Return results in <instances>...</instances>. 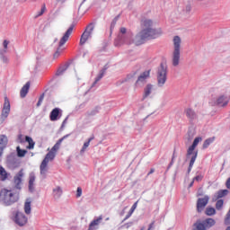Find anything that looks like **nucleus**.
Segmentation results:
<instances>
[{"mask_svg":"<svg viewBox=\"0 0 230 230\" xmlns=\"http://www.w3.org/2000/svg\"><path fill=\"white\" fill-rule=\"evenodd\" d=\"M209 202V196H205L204 198H199L197 201V209L198 212L200 213L202 209L208 206V203Z\"/></svg>","mask_w":230,"mask_h":230,"instance_id":"f8f14e48","label":"nucleus"},{"mask_svg":"<svg viewBox=\"0 0 230 230\" xmlns=\"http://www.w3.org/2000/svg\"><path fill=\"white\" fill-rule=\"evenodd\" d=\"M137 202H138V201L135 202V203L132 205L130 210H129L128 213L126 215L124 220H128V218H130V217H132V215L134 214V211H136V209H137Z\"/></svg>","mask_w":230,"mask_h":230,"instance_id":"393cba45","label":"nucleus"},{"mask_svg":"<svg viewBox=\"0 0 230 230\" xmlns=\"http://www.w3.org/2000/svg\"><path fill=\"white\" fill-rule=\"evenodd\" d=\"M215 143V137H209V138H207L204 143H203V146H202V148L204 150H206V148H208L209 146V145Z\"/></svg>","mask_w":230,"mask_h":230,"instance_id":"c85d7f7f","label":"nucleus"},{"mask_svg":"<svg viewBox=\"0 0 230 230\" xmlns=\"http://www.w3.org/2000/svg\"><path fill=\"white\" fill-rule=\"evenodd\" d=\"M229 194V190H220L216 193V199H223V197H226V195Z\"/></svg>","mask_w":230,"mask_h":230,"instance_id":"a878e982","label":"nucleus"},{"mask_svg":"<svg viewBox=\"0 0 230 230\" xmlns=\"http://www.w3.org/2000/svg\"><path fill=\"white\" fill-rule=\"evenodd\" d=\"M61 55H62V49H60V48H58L53 55L54 60H57V58H58Z\"/></svg>","mask_w":230,"mask_h":230,"instance_id":"c9c22d12","label":"nucleus"},{"mask_svg":"<svg viewBox=\"0 0 230 230\" xmlns=\"http://www.w3.org/2000/svg\"><path fill=\"white\" fill-rule=\"evenodd\" d=\"M46 12V4H43L40 11L38 13V17H40V15H43Z\"/></svg>","mask_w":230,"mask_h":230,"instance_id":"ea45409f","label":"nucleus"},{"mask_svg":"<svg viewBox=\"0 0 230 230\" xmlns=\"http://www.w3.org/2000/svg\"><path fill=\"white\" fill-rule=\"evenodd\" d=\"M22 1H26V0H22Z\"/></svg>","mask_w":230,"mask_h":230,"instance_id":"6e6d98bb","label":"nucleus"},{"mask_svg":"<svg viewBox=\"0 0 230 230\" xmlns=\"http://www.w3.org/2000/svg\"><path fill=\"white\" fill-rule=\"evenodd\" d=\"M173 51H172V66L177 67L181 62V37L175 36L173 38Z\"/></svg>","mask_w":230,"mask_h":230,"instance_id":"39448f33","label":"nucleus"},{"mask_svg":"<svg viewBox=\"0 0 230 230\" xmlns=\"http://www.w3.org/2000/svg\"><path fill=\"white\" fill-rule=\"evenodd\" d=\"M93 139H94V137H92L88 139L87 142H85L81 149V152H85V150H87V148H89V145H91V142L93 141Z\"/></svg>","mask_w":230,"mask_h":230,"instance_id":"72a5a7b5","label":"nucleus"},{"mask_svg":"<svg viewBox=\"0 0 230 230\" xmlns=\"http://www.w3.org/2000/svg\"><path fill=\"white\" fill-rule=\"evenodd\" d=\"M103 220V217L100 216L97 219L93 220L90 225L88 230H96L100 226V222Z\"/></svg>","mask_w":230,"mask_h":230,"instance_id":"dca6fc26","label":"nucleus"},{"mask_svg":"<svg viewBox=\"0 0 230 230\" xmlns=\"http://www.w3.org/2000/svg\"><path fill=\"white\" fill-rule=\"evenodd\" d=\"M58 116H60V109L55 108L50 112V115H49L50 121H57V119H58Z\"/></svg>","mask_w":230,"mask_h":230,"instance_id":"a211bd4d","label":"nucleus"},{"mask_svg":"<svg viewBox=\"0 0 230 230\" xmlns=\"http://www.w3.org/2000/svg\"><path fill=\"white\" fill-rule=\"evenodd\" d=\"M42 102H44V93H42L40 96L39 101L37 102V107H40L42 105Z\"/></svg>","mask_w":230,"mask_h":230,"instance_id":"58836bf2","label":"nucleus"},{"mask_svg":"<svg viewBox=\"0 0 230 230\" xmlns=\"http://www.w3.org/2000/svg\"><path fill=\"white\" fill-rule=\"evenodd\" d=\"M194 181L192 180V181L190 183V185H189V188H191V186H193V184H194Z\"/></svg>","mask_w":230,"mask_h":230,"instance_id":"8fccbe9b","label":"nucleus"},{"mask_svg":"<svg viewBox=\"0 0 230 230\" xmlns=\"http://www.w3.org/2000/svg\"><path fill=\"white\" fill-rule=\"evenodd\" d=\"M69 135L64 136L62 138H60L51 148V150L46 155L45 158L41 162V164L40 166V173L41 175H44L46 177V173L48 172V164L49 161H53L55 159V155H57V152H58L60 148V145H62V141L66 139V137H68Z\"/></svg>","mask_w":230,"mask_h":230,"instance_id":"f03ea898","label":"nucleus"},{"mask_svg":"<svg viewBox=\"0 0 230 230\" xmlns=\"http://www.w3.org/2000/svg\"><path fill=\"white\" fill-rule=\"evenodd\" d=\"M226 230H230V225H228Z\"/></svg>","mask_w":230,"mask_h":230,"instance_id":"603ef678","label":"nucleus"},{"mask_svg":"<svg viewBox=\"0 0 230 230\" xmlns=\"http://www.w3.org/2000/svg\"><path fill=\"white\" fill-rule=\"evenodd\" d=\"M185 114H186L187 118L190 119V121H193V119H195L197 118V113H195V111H193L190 108L185 110Z\"/></svg>","mask_w":230,"mask_h":230,"instance_id":"5701e85b","label":"nucleus"},{"mask_svg":"<svg viewBox=\"0 0 230 230\" xmlns=\"http://www.w3.org/2000/svg\"><path fill=\"white\" fill-rule=\"evenodd\" d=\"M226 186L227 190H230V178H228L226 180Z\"/></svg>","mask_w":230,"mask_h":230,"instance_id":"a18cd8bd","label":"nucleus"},{"mask_svg":"<svg viewBox=\"0 0 230 230\" xmlns=\"http://www.w3.org/2000/svg\"><path fill=\"white\" fill-rule=\"evenodd\" d=\"M168 80V68L166 66L161 64L157 71V85L158 87H164Z\"/></svg>","mask_w":230,"mask_h":230,"instance_id":"423d86ee","label":"nucleus"},{"mask_svg":"<svg viewBox=\"0 0 230 230\" xmlns=\"http://www.w3.org/2000/svg\"><path fill=\"white\" fill-rule=\"evenodd\" d=\"M141 31L136 36V46H141L145 44V40H152V39H157L163 31L161 29L154 28V22L150 19H143L141 21Z\"/></svg>","mask_w":230,"mask_h":230,"instance_id":"f257e3e1","label":"nucleus"},{"mask_svg":"<svg viewBox=\"0 0 230 230\" xmlns=\"http://www.w3.org/2000/svg\"><path fill=\"white\" fill-rule=\"evenodd\" d=\"M200 141H202V137H196L192 145L187 150V159H190L189 164V168H188L189 174L191 172V170L193 169V164H195V161H197L199 151H195V149L197 148Z\"/></svg>","mask_w":230,"mask_h":230,"instance_id":"20e7f679","label":"nucleus"},{"mask_svg":"<svg viewBox=\"0 0 230 230\" xmlns=\"http://www.w3.org/2000/svg\"><path fill=\"white\" fill-rule=\"evenodd\" d=\"M67 67H68L67 65H65L64 66L59 67L56 72V76H60L61 75H64V73L67 71Z\"/></svg>","mask_w":230,"mask_h":230,"instance_id":"7c9ffc66","label":"nucleus"},{"mask_svg":"<svg viewBox=\"0 0 230 230\" xmlns=\"http://www.w3.org/2000/svg\"><path fill=\"white\" fill-rule=\"evenodd\" d=\"M19 201V192L15 190L3 188L0 190V202L4 206H12Z\"/></svg>","mask_w":230,"mask_h":230,"instance_id":"7ed1b4c3","label":"nucleus"},{"mask_svg":"<svg viewBox=\"0 0 230 230\" xmlns=\"http://www.w3.org/2000/svg\"><path fill=\"white\" fill-rule=\"evenodd\" d=\"M227 103H229V98L224 95L219 96L216 101V104H217L218 107H226Z\"/></svg>","mask_w":230,"mask_h":230,"instance_id":"2eb2a0df","label":"nucleus"},{"mask_svg":"<svg viewBox=\"0 0 230 230\" xmlns=\"http://www.w3.org/2000/svg\"><path fill=\"white\" fill-rule=\"evenodd\" d=\"M79 197H82V189L80 187L76 190V198L79 199Z\"/></svg>","mask_w":230,"mask_h":230,"instance_id":"37998d69","label":"nucleus"},{"mask_svg":"<svg viewBox=\"0 0 230 230\" xmlns=\"http://www.w3.org/2000/svg\"><path fill=\"white\" fill-rule=\"evenodd\" d=\"M9 115H10V100L8 99V97L5 96L4 107L1 113V118L3 121H4V119H6V118H8Z\"/></svg>","mask_w":230,"mask_h":230,"instance_id":"9b49d317","label":"nucleus"},{"mask_svg":"<svg viewBox=\"0 0 230 230\" xmlns=\"http://www.w3.org/2000/svg\"><path fill=\"white\" fill-rule=\"evenodd\" d=\"M154 172H155V169H151L147 175H152V173H154Z\"/></svg>","mask_w":230,"mask_h":230,"instance_id":"de8ad7c7","label":"nucleus"},{"mask_svg":"<svg viewBox=\"0 0 230 230\" xmlns=\"http://www.w3.org/2000/svg\"><path fill=\"white\" fill-rule=\"evenodd\" d=\"M26 141V137L24 138V136L22 134L18 135V143H24Z\"/></svg>","mask_w":230,"mask_h":230,"instance_id":"a19ab883","label":"nucleus"},{"mask_svg":"<svg viewBox=\"0 0 230 230\" xmlns=\"http://www.w3.org/2000/svg\"><path fill=\"white\" fill-rule=\"evenodd\" d=\"M119 39H120V42H124L125 44H132V32L127 31V28L121 27Z\"/></svg>","mask_w":230,"mask_h":230,"instance_id":"6e6552de","label":"nucleus"},{"mask_svg":"<svg viewBox=\"0 0 230 230\" xmlns=\"http://www.w3.org/2000/svg\"><path fill=\"white\" fill-rule=\"evenodd\" d=\"M114 26H116V22H113L111 23V28H114Z\"/></svg>","mask_w":230,"mask_h":230,"instance_id":"3c124183","label":"nucleus"},{"mask_svg":"<svg viewBox=\"0 0 230 230\" xmlns=\"http://www.w3.org/2000/svg\"><path fill=\"white\" fill-rule=\"evenodd\" d=\"M173 159H175V156H174V155H172V162H171V164H170V166H172V164H173Z\"/></svg>","mask_w":230,"mask_h":230,"instance_id":"09e8293b","label":"nucleus"},{"mask_svg":"<svg viewBox=\"0 0 230 230\" xmlns=\"http://www.w3.org/2000/svg\"><path fill=\"white\" fill-rule=\"evenodd\" d=\"M93 31H94V23H89L86 26L85 31L81 35L79 42L80 46H84V44H85V42H87V40L91 39V37L93 36Z\"/></svg>","mask_w":230,"mask_h":230,"instance_id":"0eeeda50","label":"nucleus"},{"mask_svg":"<svg viewBox=\"0 0 230 230\" xmlns=\"http://www.w3.org/2000/svg\"><path fill=\"white\" fill-rule=\"evenodd\" d=\"M8 145V137L5 135L0 136V148H5Z\"/></svg>","mask_w":230,"mask_h":230,"instance_id":"bb28decb","label":"nucleus"},{"mask_svg":"<svg viewBox=\"0 0 230 230\" xmlns=\"http://www.w3.org/2000/svg\"><path fill=\"white\" fill-rule=\"evenodd\" d=\"M150 78V70L143 72L136 81V86L137 87H142V85H145L146 84V80Z\"/></svg>","mask_w":230,"mask_h":230,"instance_id":"9d476101","label":"nucleus"},{"mask_svg":"<svg viewBox=\"0 0 230 230\" xmlns=\"http://www.w3.org/2000/svg\"><path fill=\"white\" fill-rule=\"evenodd\" d=\"M24 173L22 172V171H20L13 178V182H14V188L16 190H21V184L22 182V177H23Z\"/></svg>","mask_w":230,"mask_h":230,"instance_id":"4468645a","label":"nucleus"},{"mask_svg":"<svg viewBox=\"0 0 230 230\" xmlns=\"http://www.w3.org/2000/svg\"><path fill=\"white\" fill-rule=\"evenodd\" d=\"M24 211H25L26 215H30L31 213V201L25 202Z\"/></svg>","mask_w":230,"mask_h":230,"instance_id":"2f4dec72","label":"nucleus"},{"mask_svg":"<svg viewBox=\"0 0 230 230\" xmlns=\"http://www.w3.org/2000/svg\"><path fill=\"white\" fill-rule=\"evenodd\" d=\"M26 143H29V146H27L28 150H33L35 148V142L33 141V138H31L29 136L25 137Z\"/></svg>","mask_w":230,"mask_h":230,"instance_id":"b1692460","label":"nucleus"},{"mask_svg":"<svg viewBox=\"0 0 230 230\" xmlns=\"http://www.w3.org/2000/svg\"><path fill=\"white\" fill-rule=\"evenodd\" d=\"M98 111H93L90 113V116H94V114H97Z\"/></svg>","mask_w":230,"mask_h":230,"instance_id":"49530a36","label":"nucleus"},{"mask_svg":"<svg viewBox=\"0 0 230 230\" xmlns=\"http://www.w3.org/2000/svg\"><path fill=\"white\" fill-rule=\"evenodd\" d=\"M14 222L17 226L22 227V226H26V224H28V217H26V216L22 212H16L14 216Z\"/></svg>","mask_w":230,"mask_h":230,"instance_id":"1a4fd4ad","label":"nucleus"},{"mask_svg":"<svg viewBox=\"0 0 230 230\" xmlns=\"http://www.w3.org/2000/svg\"><path fill=\"white\" fill-rule=\"evenodd\" d=\"M30 91V82H27L20 91L21 98H26V94H28Z\"/></svg>","mask_w":230,"mask_h":230,"instance_id":"6ab92c4d","label":"nucleus"},{"mask_svg":"<svg viewBox=\"0 0 230 230\" xmlns=\"http://www.w3.org/2000/svg\"><path fill=\"white\" fill-rule=\"evenodd\" d=\"M223 206H224V200L219 199L216 203V209H222Z\"/></svg>","mask_w":230,"mask_h":230,"instance_id":"e433bc0d","label":"nucleus"},{"mask_svg":"<svg viewBox=\"0 0 230 230\" xmlns=\"http://www.w3.org/2000/svg\"><path fill=\"white\" fill-rule=\"evenodd\" d=\"M62 188L57 187L56 189H53V197L54 199H60L62 197Z\"/></svg>","mask_w":230,"mask_h":230,"instance_id":"cd10ccee","label":"nucleus"},{"mask_svg":"<svg viewBox=\"0 0 230 230\" xmlns=\"http://www.w3.org/2000/svg\"><path fill=\"white\" fill-rule=\"evenodd\" d=\"M106 220H109V217H107Z\"/></svg>","mask_w":230,"mask_h":230,"instance_id":"5fc2aeb1","label":"nucleus"},{"mask_svg":"<svg viewBox=\"0 0 230 230\" xmlns=\"http://www.w3.org/2000/svg\"><path fill=\"white\" fill-rule=\"evenodd\" d=\"M73 33V26L69 27L68 30L65 32L64 36L61 38L59 41V48H62L67 40H69V37H71V34Z\"/></svg>","mask_w":230,"mask_h":230,"instance_id":"ddd939ff","label":"nucleus"},{"mask_svg":"<svg viewBox=\"0 0 230 230\" xmlns=\"http://www.w3.org/2000/svg\"><path fill=\"white\" fill-rule=\"evenodd\" d=\"M8 44H10V41L4 40L3 42L4 49L6 51L8 49Z\"/></svg>","mask_w":230,"mask_h":230,"instance_id":"79ce46f5","label":"nucleus"},{"mask_svg":"<svg viewBox=\"0 0 230 230\" xmlns=\"http://www.w3.org/2000/svg\"><path fill=\"white\" fill-rule=\"evenodd\" d=\"M215 213H217V210H215V208H206V215H208V217H211V216L215 215Z\"/></svg>","mask_w":230,"mask_h":230,"instance_id":"f704fd0d","label":"nucleus"},{"mask_svg":"<svg viewBox=\"0 0 230 230\" xmlns=\"http://www.w3.org/2000/svg\"><path fill=\"white\" fill-rule=\"evenodd\" d=\"M35 175H31L29 180V190L30 191H33L35 190Z\"/></svg>","mask_w":230,"mask_h":230,"instance_id":"c756f323","label":"nucleus"},{"mask_svg":"<svg viewBox=\"0 0 230 230\" xmlns=\"http://www.w3.org/2000/svg\"><path fill=\"white\" fill-rule=\"evenodd\" d=\"M16 152H17L18 157H24V155H26V154H28L27 150L21 149L20 146H17Z\"/></svg>","mask_w":230,"mask_h":230,"instance_id":"473e14b6","label":"nucleus"},{"mask_svg":"<svg viewBox=\"0 0 230 230\" xmlns=\"http://www.w3.org/2000/svg\"><path fill=\"white\" fill-rule=\"evenodd\" d=\"M203 224L205 226V229L208 230L210 229V227H213V226L217 224V221H215L213 218H207L203 220Z\"/></svg>","mask_w":230,"mask_h":230,"instance_id":"aec40b11","label":"nucleus"},{"mask_svg":"<svg viewBox=\"0 0 230 230\" xmlns=\"http://www.w3.org/2000/svg\"><path fill=\"white\" fill-rule=\"evenodd\" d=\"M193 181H197L198 182H199V181H202V176H196L193 178Z\"/></svg>","mask_w":230,"mask_h":230,"instance_id":"c03bdc74","label":"nucleus"},{"mask_svg":"<svg viewBox=\"0 0 230 230\" xmlns=\"http://www.w3.org/2000/svg\"><path fill=\"white\" fill-rule=\"evenodd\" d=\"M140 230H145V227H142Z\"/></svg>","mask_w":230,"mask_h":230,"instance_id":"864d4df0","label":"nucleus"},{"mask_svg":"<svg viewBox=\"0 0 230 230\" xmlns=\"http://www.w3.org/2000/svg\"><path fill=\"white\" fill-rule=\"evenodd\" d=\"M192 230H206L204 221L198 220L192 226Z\"/></svg>","mask_w":230,"mask_h":230,"instance_id":"4be33fe9","label":"nucleus"},{"mask_svg":"<svg viewBox=\"0 0 230 230\" xmlns=\"http://www.w3.org/2000/svg\"><path fill=\"white\" fill-rule=\"evenodd\" d=\"M152 91H154V85L150 84H146V86L144 88L143 100L148 98V96L152 94Z\"/></svg>","mask_w":230,"mask_h":230,"instance_id":"f3484780","label":"nucleus"},{"mask_svg":"<svg viewBox=\"0 0 230 230\" xmlns=\"http://www.w3.org/2000/svg\"><path fill=\"white\" fill-rule=\"evenodd\" d=\"M102 78H103V72L98 75L93 85H96V84H98V82H100Z\"/></svg>","mask_w":230,"mask_h":230,"instance_id":"4c0bfd02","label":"nucleus"},{"mask_svg":"<svg viewBox=\"0 0 230 230\" xmlns=\"http://www.w3.org/2000/svg\"><path fill=\"white\" fill-rule=\"evenodd\" d=\"M10 173H8L6 172V170L4 169V167H3L2 165H0V180L4 182V181H6L9 177Z\"/></svg>","mask_w":230,"mask_h":230,"instance_id":"412c9836","label":"nucleus"}]
</instances>
